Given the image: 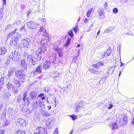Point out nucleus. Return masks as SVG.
Segmentation results:
<instances>
[{
  "label": "nucleus",
  "instance_id": "f257e3e1",
  "mask_svg": "<svg viewBox=\"0 0 134 134\" xmlns=\"http://www.w3.org/2000/svg\"><path fill=\"white\" fill-rule=\"evenodd\" d=\"M124 115L119 116L116 121L115 122L110 124V126L111 127L113 130L120 127L123 125L127 124V117L126 116H124Z\"/></svg>",
  "mask_w": 134,
  "mask_h": 134
},
{
  "label": "nucleus",
  "instance_id": "f704fd0d",
  "mask_svg": "<svg viewBox=\"0 0 134 134\" xmlns=\"http://www.w3.org/2000/svg\"><path fill=\"white\" fill-rule=\"evenodd\" d=\"M13 38H12V39L10 40V42H17L19 40V38L18 37V36H17L16 37H15L14 40V41H13Z\"/></svg>",
  "mask_w": 134,
  "mask_h": 134
},
{
  "label": "nucleus",
  "instance_id": "dca6fc26",
  "mask_svg": "<svg viewBox=\"0 0 134 134\" xmlns=\"http://www.w3.org/2000/svg\"><path fill=\"white\" fill-rule=\"evenodd\" d=\"M20 65L21 66L24 68L26 69L27 68V65L26 63L25 60L24 59L21 60L20 63H19Z\"/></svg>",
  "mask_w": 134,
  "mask_h": 134
},
{
  "label": "nucleus",
  "instance_id": "c03bdc74",
  "mask_svg": "<svg viewBox=\"0 0 134 134\" xmlns=\"http://www.w3.org/2000/svg\"><path fill=\"white\" fill-rule=\"evenodd\" d=\"M13 82H14V84L16 85V84L19 83V82L16 79H14L13 80Z\"/></svg>",
  "mask_w": 134,
  "mask_h": 134
},
{
  "label": "nucleus",
  "instance_id": "2f4dec72",
  "mask_svg": "<svg viewBox=\"0 0 134 134\" xmlns=\"http://www.w3.org/2000/svg\"><path fill=\"white\" fill-rule=\"evenodd\" d=\"M7 88L9 90H11L12 88H13V86L10 83H7Z\"/></svg>",
  "mask_w": 134,
  "mask_h": 134
},
{
  "label": "nucleus",
  "instance_id": "20e7f679",
  "mask_svg": "<svg viewBox=\"0 0 134 134\" xmlns=\"http://www.w3.org/2000/svg\"><path fill=\"white\" fill-rule=\"evenodd\" d=\"M24 73L23 70H22L16 71L15 72L16 76L22 83L24 82L25 81V75Z\"/></svg>",
  "mask_w": 134,
  "mask_h": 134
},
{
  "label": "nucleus",
  "instance_id": "6ab92c4d",
  "mask_svg": "<svg viewBox=\"0 0 134 134\" xmlns=\"http://www.w3.org/2000/svg\"><path fill=\"white\" fill-rule=\"evenodd\" d=\"M15 111L11 108H9L8 110V113L12 116H14Z\"/></svg>",
  "mask_w": 134,
  "mask_h": 134
},
{
  "label": "nucleus",
  "instance_id": "4d7b16f0",
  "mask_svg": "<svg viewBox=\"0 0 134 134\" xmlns=\"http://www.w3.org/2000/svg\"><path fill=\"white\" fill-rule=\"evenodd\" d=\"M80 109H81V108H80L79 107L77 106L76 109V112H77L79 111V110H80Z\"/></svg>",
  "mask_w": 134,
  "mask_h": 134
},
{
  "label": "nucleus",
  "instance_id": "ea45409f",
  "mask_svg": "<svg viewBox=\"0 0 134 134\" xmlns=\"http://www.w3.org/2000/svg\"><path fill=\"white\" fill-rule=\"evenodd\" d=\"M3 9H1L0 10V18L2 19L3 17Z\"/></svg>",
  "mask_w": 134,
  "mask_h": 134
},
{
  "label": "nucleus",
  "instance_id": "412c9836",
  "mask_svg": "<svg viewBox=\"0 0 134 134\" xmlns=\"http://www.w3.org/2000/svg\"><path fill=\"white\" fill-rule=\"evenodd\" d=\"M14 72V69L10 68L8 69V72L7 74L8 76L9 77L10 76L13 75Z\"/></svg>",
  "mask_w": 134,
  "mask_h": 134
},
{
  "label": "nucleus",
  "instance_id": "338daca9",
  "mask_svg": "<svg viewBox=\"0 0 134 134\" xmlns=\"http://www.w3.org/2000/svg\"><path fill=\"white\" fill-rule=\"evenodd\" d=\"M31 13V11L29 10L27 13V16H28Z\"/></svg>",
  "mask_w": 134,
  "mask_h": 134
},
{
  "label": "nucleus",
  "instance_id": "49530a36",
  "mask_svg": "<svg viewBox=\"0 0 134 134\" xmlns=\"http://www.w3.org/2000/svg\"><path fill=\"white\" fill-rule=\"evenodd\" d=\"M115 28V27H110L109 28V32H111L114 30Z\"/></svg>",
  "mask_w": 134,
  "mask_h": 134
},
{
  "label": "nucleus",
  "instance_id": "e2e57ef3",
  "mask_svg": "<svg viewBox=\"0 0 134 134\" xmlns=\"http://www.w3.org/2000/svg\"><path fill=\"white\" fill-rule=\"evenodd\" d=\"M3 2V5H5L6 4V0H2Z\"/></svg>",
  "mask_w": 134,
  "mask_h": 134
},
{
  "label": "nucleus",
  "instance_id": "37998d69",
  "mask_svg": "<svg viewBox=\"0 0 134 134\" xmlns=\"http://www.w3.org/2000/svg\"><path fill=\"white\" fill-rule=\"evenodd\" d=\"M4 79V77H2L1 78L0 80V84H1L2 85L3 84Z\"/></svg>",
  "mask_w": 134,
  "mask_h": 134
},
{
  "label": "nucleus",
  "instance_id": "0e129e2a",
  "mask_svg": "<svg viewBox=\"0 0 134 134\" xmlns=\"http://www.w3.org/2000/svg\"><path fill=\"white\" fill-rule=\"evenodd\" d=\"M27 95V94H26V93H25L24 94V95H23V98H26V96Z\"/></svg>",
  "mask_w": 134,
  "mask_h": 134
},
{
  "label": "nucleus",
  "instance_id": "cd10ccee",
  "mask_svg": "<svg viewBox=\"0 0 134 134\" xmlns=\"http://www.w3.org/2000/svg\"><path fill=\"white\" fill-rule=\"evenodd\" d=\"M41 111V113L42 115L43 116H49L50 114L46 111H45L44 110H43Z\"/></svg>",
  "mask_w": 134,
  "mask_h": 134
},
{
  "label": "nucleus",
  "instance_id": "1a4fd4ad",
  "mask_svg": "<svg viewBox=\"0 0 134 134\" xmlns=\"http://www.w3.org/2000/svg\"><path fill=\"white\" fill-rule=\"evenodd\" d=\"M37 93L34 91H32L30 93L29 96L31 100H36L38 98Z\"/></svg>",
  "mask_w": 134,
  "mask_h": 134
},
{
  "label": "nucleus",
  "instance_id": "680f3d73",
  "mask_svg": "<svg viewBox=\"0 0 134 134\" xmlns=\"http://www.w3.org/2000/svg\"><path fill=\"white\" fill-rule=\"evenodd\" d=\"M40 20L42 22H44L45 20V17L44 16V18H42L40 19Z\"/></svg>",
  "mask_w": 134,
  "mask_h": 134
},
{
  "label": "nucleus",
  "instance_id": "09e8293b",
  "mask_svg": "<svg viewBox=\"0 0 134 134\" xmlns=\"http://www.w3.org/2000/svg\"><path fill=\"white\" fill-rule=\"evenodd\" d=\"M41 34V31H40V30L39 29V30L36 32V35H37V36H39Z\"/></svg>",
  "mask_w": 134,
  "mask_h": 134
},
{
  "label": "nucleus",
  "instance_id": "f3484780",
  "mask_svg": "<svg viewBox=\"0 0 134 134\" xmlns=\"http://www.w3.org/2000/svg\"><path fill=\"white\" fill-rule=\"evenodd\" d=\"M55 50L58 54L59 57H62L63 55V52L61 51V49L58 47L55 49Z\"/></svg>",
  "mask_w": 134,
  "mask_h": 134
},
{
  "label": "nucleus",
  "instance_id": "7ed1b4c3",
  "mask_svg": "<svg viewBox=\"0 0 134 134\" xmlns=\"http://www.w3.org/2000/svg\"><path fill=\"white\" fill-rule=\"evenodd\" d=\"M32 38L30 37L26 38L22 40L21 41L22 44L25 49H27L30 48V45L32 43Z\"/></svg>",
  "mask_w": 134,
  "mask_h": 134
},
{
  "label": "nucleus",
  "instance_id": "774afa93",
  "mask_svg": "<svg viewBox=\"0 0 134 134\" xmlns=\"http://www.w3.org/2000/svg\"><path fill=\"white\" fill-rule=\"evenodd\" d=\"M104 6L105 8H107L108 6V4L107 2H105L104 4Z\"/></svg>",
  "mask_w": 134,
  "mask_h": 134
},
{
  "label": "nucleus",
  "instance_id": "b1692460",
  "mask_svg": "<svg viewBox=\"0 0 134 134\" xmlns=\"http://www.w3.org/2000/svg\"><path fill=\"white\" fill-rule=\"evenodd\" d=\"M90 71L92 73H93L94 74H96L98 75H99L101 73V71L100 70L96 71L95 70L93 69H91Z\"/></svg>",
  "mask_w": 134,
  "mask_h": 134
},
{
  "label": "nucleus",
  "instance_id": "5701e85b",
  "mask_svg": "<svg viewBox=\"0 0 134 134\" xmlns=\"http://www.w3.org/2000/svg\"><path fill=\"white\" fill-rule=\"evenodd\" d=\"M19 123L22 126H24L26 125V123L25 120L22 119H19Z\"/></svg>",
  "mask_w": 134,
  "mask_h": 134
},
{
  "label": "nucleus",
  "instance_id": "4c0bfd02",
  "mask_svg": "<svg viewBox=\"0 0 134 134\" xmlns=\"http://www.w3.org/2000/svg\"><path fill=\"white\" fill-rule=\"evenodd\" d=\"M59 73L57 72H56L52 74V76L53 78L58 77Z\"/></svg>",
  "mask_w": 134,
  "mask_h": 134
},
{
  "label": "nucleus",
  "instance_id": "2eb2a0df",
  "mask_svg": "<svg viewBox=\"0 0 134 134\" xmlns=\"http://www.w3.org/2000/svg\"><path fill=\"white\" fill-rule=\"evenodd\" d=\"M40 31H41V32L44 36L45 37H47L48 35V34L46 30L43 27H41L40 29Z\"/></svg>",
  "mask_w": 134,
  "mask_h": 134
},
{
  "label": "nucleus",
  "instance_id": "79ce46f5",
  "mask_svg": "<svg viewBox=\"0 0 134 134\" xmlns=\"http://www.w3.org/2000/svg\"><path fill=\"white\" fill-rule=\"evenodd\" d=\"M69 116L71 118H72V120H75L77 118V117L75 115H70Z\"/></svg>",
  "mask_w": 134,
  "mask_h": 134
},
{
  "label": "nucleus",
  "instance_id": "052dcab7",
  "mask_svg": "<svg viewBox=\"0 0 134 134\" xmlns=\"http://www.w3.org/2000/svg\"><path fill=\"white\" fill-rule=\"evenodd\" d=\"M51 122H50V120L49 119L48 120V121L47 122V125L48 126L50 125Z\"/></svg>",
  "mask_w": 134,
  "mask_h": 134
},
{
  "label": "nucleus",
  "instance_id": "8fccbe9b",
  "mask_svg": "<svg viewBox=\"0 0 134 134\" xmlns=\"http://www.w3.org/2000/svg\"><path fill=\"white\" fill-rule=\"evenodd\" d=\"M58 134V129L56 128L53 134Z\"/></svg>",
  "mask_w": 134,
  "mask_h": 134
},
{
  "label": "nucleus",
  "instance_id": "6e6552de",
  "mask_svg": "<svg viewBox=\"0 0 134 134\" xmlns=\"http://www.w3.org/2000/svg\"><path fill=\"white\" fill-rule=\"evenodd\" d=\"M42 66L41 65H40L36 68H34L33 71V74L36 75L41 73L42 72Z\"/></svg>",
  "mask_w": 134,
  "mask_h": 134
},
{
  "label": "nucleus",
  "instance_id": "de8ad7c7",
  "mask_svg": "<svg viewBox=\"0 0 134 134\" xmlns=\"http://www.w3.org/2000/svg\"><path fill=\"white\" fill-rule=\"evenodd\" d=\"M100 55H101V58H103L105 57H107L106 55H105V53H101V54H100Z\"/></svg>",
  "mask_w": 134,
  "mask_h": 134
},
{
  "label": "nucleus",
  "instance_id": "f03ea898",
  "mask_svg": "<svg viewBox=\"0 0 134 134\" xmlns=\"http://www.w3.org/2000/svg\"><path fill=\"white\" fill-rule=\"evenodd\" d=\"M42 52L41 48H39L36 51V54L37 57V58L32 55H28L27 58V61L31 63L33 65H36L37 63V60H39L41 59Z\"/></svg>",
  "mask_w": 134,
  "mask_h": 134
},
{
  "label": "nucleus",
  "instance_id": "13d9d810",
  "mask_svg": "<svg viewBox=\"0 0 134 134\" xmlns=\"http://www.w3.org/2000/svg\"><path fill=\"white\" fill-rule=\"evenodd\" d=\"M5 131L4 130H0V134H3L5 132Z\"/></svg>",
  "mask_w": 134,
  "mask_h": 134
},
{
  "label": "nucleus",
  "instance_id": "f8f14e48",
  "mask_svg": "<svg viewBox=\"0 0 134 134\" xmlns=\"http://www.w3.org/2000/svg\"><path fill=\"white\" fill-rule=\"evenodd\" d=\"M9 124V122L6 119L0 123V127L3 128L5 127L8 125Z\"/></svg>",
  "mask_w": 134,
  "mask_h": 134
},
{
  "label": "nucleus",
  "instance_id": "bb28decb",
  "mask_svg": "<svg viewBox=\"0 0 134 134\" xmlns=\"http://www.w3.org/2000/svg\"><path fill=\"white\" fill-rule=\"evenodd\" d=\"M23 100L24 102V103L27 105H29L30 103V101L28 99V97L25 98H23Z\"/></svg>",
  "mask_w": 134,
  "mask_h": 134
},
{
  "label": "nucleus",
  "instance_id": "864d4df0",
  "mask_svg": "<svg viewBox=\"0 0 134 134\" xmlns=\"http://www.w3.org/2000/svg\"><path fill=\"white\" fill-rule=\"evenodd\" d=\"M118 9H113V11L114 13H116L118 12Z\"/></svg>",
  "mask_w": 134,
  "mask_h": 134
},
{
  "label": "nucleus",
  "instance_id": "603ef678",
  "mask_svg": "<svg viewBox=\"0 0 134 134\" xmlns=\"http://www.w3.org/2000/svg\"><path fill=\"white\" fill-rule=\"evenodd\" d=\"M71 41V38H69L67 41V44L68 45H69V44H70V41Z\"/></svg>",
  "mask_w": 134,
  "mask_h": 134
},
{
  "label": "nucleus",
  "instance_id": "393cba45",
  "mask_svg": "<svg viewBox=\"0 0 134 134\" xmlns=\"http://www.w3.org/2000/svg\"><path fill=\"white\" fill-rule=\"evenodd\" d=\"M26 133V132L25 131H21L19 129L15 131L14 132L15 134H25Z\"/></svg>",
  "mask_w": 134,
  "mask_h": 134
},
{
  "label": "nucleus",
  "instance_id": "423d86ee",
  "mask_svg": "<svg viewBox=\"0 0 134 134\" xmlns=\"http://www.w3.org/2000/svg\"><path fill=\"white\" fill-rule=\"evenodd\" d=\"M27 25L28 28L31 29H35L38 27V24L34 21H30L28 23Z\"/></svg>",
  "mask_w": 134,
  "mask_h": 134
},
{
  "label": "nucleus",
  "instance_id": "ddd939ff",
  "mask_svg": "<svg viewBox=\"0 0 134 134\" xmlns=\"http://www.w3.org/2000/svg\"><path fill=\"white\" fill-rule=\"evenodd\" d=\"M43 64V68L45 70L49 68L51 65V62L48 61L44 62Z\"/></svg>",
  "mask_w": 134,
  "mask_h": 134
},
{
  "label": "nucleus",
  "instance_id": "c756f323",
  "mask_svg": "<svg viewBox=\"0 0 134 134\" xmlns=\"http://www.w3.org/2000/svg\"><path fill=\"white\" fill-rule=\"evenodd\" d=\"M114 69V68L113 67H111L110 68L108 69L107 70L108 73L109 74H111L113 72Z\"/></svg>",
  "mask_w": 134,
  "mask_h": 134
},
{
  "label": "nucleus",
  "instance_id": "a19ab883",
  "mask_svg": "<svg viewBox=\"0 0 134 134\" xmlns=\"http://www.w3.org/2000/svg\"><path fill=\"white\" fill-rule=\"evenodd\" d=\"M98 65V67H99H99L100 66H103L104 65V63L103 62H99L97 63Z\"/></svg>",
  "mask_w": 134,
  "mask_h": 134
},
{
  "label": "nucleus",
  "instance_id": "bf43d9fd",
  "mask_svg": "<svg viewBox=\"0 0 134 134\" xmlns=\"http://www.w3.org/2000/svg\"><path fill=\"white\" fill-rule=\"evenodd\" d=\"M88 19H87L86 18H85V19H84V22L85 23H87L88 21Z\"/></svg>",
  "mask_w": 134,
  "mask_h": 134
},
{
  "label": "nucleus",
  "instance_id": "3c124183",
  "mask_svg": "<svg viewBox=\"0 0 134 134\" xmlns=\"http://www.w3.org/2000/svg\"><path fill=\"white\" fill-rule=\"evenodd\" d=\"M44 95V94L43 93H41L38 94V95H37V96H38V97L41 98V97L43 96Z\"/></svg>",
  "mask_w": 134,
  "mask_h": 134
},
{
  "label": "nucleus",
  "instance_id": "7c9ffc66",
  "mask_svg": "<svg viewBox=\"0 0 134 134\" xmlns=\"http://www.w3.org/2000/svg\"><path fill=\"white\" fill-rule=\"evenodd\" d=\"M16 31V29H15V30H14L13 31H12V32L8 33V36H7L8 39L9 38L10 36H12L13 34H15Z\"/></svg>",
  "mask_w": 134,
  "mask_h": 134
},
{
  "label": "nucleus",
  "instance_id": "a18cd8bd",
  "mask_svg": "<svg viewBox=\"0 0 134 134\" xmlns=\"http://www.w3.org/2000/svg\"><path fill=\"white\" fill-rule=\"evenodd\" d=\"M78 27V25H77L75 26H74V28L72 29L74 31L75 33L77 31V28Z\"/></svg>",
  "mask_w": 134,
  "mask_h": 134
},
{
  "label": "nucleus",
  "instance_id": "72a5a7b5",
  "mask_svg": "<svg viewBox=\"0 0 134 134\" xmlns=\"http://www.w3.org/2000/svg\"><path fill=\"white\" fill-rule=\"evenodd\" d=\"M12 91L14 93V94H18V90L16 88L14 87L13 86V88H12Z\"/></svg>",
  "mask_w": 134,
  "mask_h": 134
},
{
  "label": "nucleus",
  "instance_id": "39448f33",
  "mask_svg": "<svg viewBox=\"0 0 134 134\" xmlns=\"http://www.w3.org/2000/svg\"><path fill=\"white\" fill-rule=\"evenodd\" d=\"M12 59L14 61H18L21 59V55L20 53L17 52H12L11 55Z\"/></svg>",
  "mask_w": 134,
  "mask_h": 134
},
{
  "label": "nucleus",
  "instance_id": "9d476101",
  "mask_svg": "<svg viewBox=\"0 0 134 134\" xmlns=\"http://www.w3.org/2000/svg\"><path fill=\"white\" fill-rule=\"evenodd\" d=\"M39 101L34 100L31 102L32 108V109L36 110L38 108L39 104Z\"/></svg>",
  "mask_w": 134,
  "mask_h": 134
},
{
  "label": "nucleus",
  "instance_id": "9b49d317",
  "mask_svg": "<svg viewBox=\"0 0 134 134\" xmlns=\"http://www.w3.org/2000/svg\"><path fill=\"white\" fill-rule=\"evenodd\" d=\"M4 92L3 94L2 95V97L7 100L9 99L10 97L11 96V94L9 92H7L5 91L4 89Z\"/></svg>",
  "mask_w": 134,
  "mask_h": 134
},
{
  "label": "nucleus",
  "instance_id": "4468645a",
  "mask_svg": "<svg viewBox=\"0 0 134 134\" xmlns=\"http://www.w3.org/2000/svg\"><path fill=\"white\" fill-rule=\"evenodd\" d=\"M49 40V38L48 36L46 37L45 38L42 40L40 43L41 44L47 45Z\"/></svg>",
  "mask_w": 134,
  "mask_h": 134
},
{
  "label": "nucleus",
  "instance_id": "69168bd1",
  "mask_svg": "<svg viewBox=\"0 0 134 134\" xmlns=\"http://www.w3.org/2000/svg\"><path fill=\"white\" fill-rule=\"evenodd\" d=\"M16 87H20V82H19L18 83L16 84Z\"/></svg>",
  "mask_w": 134,
  "mask_h": 134
},
{
  "label": "nucleus",
  "instance_id": "c85d7f7f",
  "mask_svg": "<svg viewBox=\"0 0 134 134\" xmlns=\"http://www.w3.org/2000/svg\"><path fill=\"white\" fill-rule=\"evenodd\" d=\"M84 102L83 101H80L78 104L77 106L81 108V109L83 108L84 106Z\"/></svg>",
  "mask_w": 134,
  "mask_h": 134
},
{
  "label": "nucleus",
  "instance_id": "5fc2aeb1",
  "mask_svg": "<svg viewBox=\"0 0 134 134\" xmlns=\"http://www.w3.org/2000/svg\"><path fill=\"white\" fill-rule=\"evenodd\" d=\"M57 55L56 54H53V57L54 58L53 60L54 59V60H55L57 59Z\"/></svg>",
  "mask_w": 134,
  "mask_h": 134
},
{
  "label": "nucleus",
  "instance_id": "58836bf2",
  "mask_svg": "<svg viewBox=\"0 0 134 134\" xmlns=\"http://www.w3.org/2000/svg\"><path fill=\"white\" fill-rule=\"evenodd\" d=\"M68 35L70 36L71 37H72L74 35L73 34V31L72 30L68 32Z\"/></svg>",
  "mask_w": 134,
  "mask_h": 134
},
{
  "label": "nucleus",
  "instance_id": "6e6d98bb",
  "mask_svg": "<svg viewBox=\"0 0 134 134\" xmlns=\"http://www.w3.org/2000/svg\"><path fill=\"white\" fill-rule=\"evenodd\" d=\"M92 66L96 68H99V67H98V65L97 63V64H95L93 65Z\"/></svg>",
  "mask_w": 134,
  "mask_h": 134
},
{
  "label": "nucleus",
  "instance_id": "4be33fe9",
  "mask_svg": "<svg viewBox=\"0 0 134 134\" xmlns=\"http://www.w3.org/2000/svg\"><path fill=\"white\" fill-rule=\"evenodd\" d=\"M6 52V49L5 47L0 48V54H4Z\"/></svg>",
  "mask_w": 134,
  "mask_h": 134
},
{
  "label": "nucleus",
  "instance_id": "a878e982",
  "mask_svg": "<svg viewBox=\"0 0 134 134\" xmlns=\"http://www.w3.org/2000/svg\"><path fill=\"white\" fill-rule=\"evenodd\" d=\"M52 100L51 101V103L52 104V105L53 106H54L56 107V105L57 104V103L56 101V99L55 98H54L52 99Z\"/></svg>",
  "mask_w": 134,
  "mask_h": 134
},
{
  "label": "nucleus",
  "instance_id": "aec40b11",
  "mask_svg": "<svg viewBox=\"0 0 134 134\" xmlns=\"http://www.w3.org/2000/svg\"><path fill=\"white\" fill-rule=\"evenodd\" d=\"M99 18L100 19H103L105 18L104 13V11L101 10L99 12Z\"/></svg>",
  "mask_w": 134,
  "mask_h": 134
},
{
  "label": "nucleus",
  "instance_id": "c9c22d12",
  "mask_svg": "<svg viewBox=\"0 0 134 134\" xmlns=\"http://www.w3.org/2000/svg\"><path fill=\"white\" fill-rule=\"evenodd\" d=\"M111 52V50L110 49H108L107 50L106 52L105 53V55H106L107 57L109 56Z\"/></svg>",
  "mask_w": 134,
  "mask_h": 134
},
{
  "label": "nucleus",
  "instance_id": "0eeeda50",
  "mask_svg": "<svg viewBox=\"0 0 134 134\" xmlns=\"http://www.w3.org/2000/svg\"><path fill=\"white\" fill-rule=\"evenodd\" d=\"M36 131L40 134H47L46 129L41 127H37L36 129Z\"/></svg>",
  "mask_w": 134,
  "mask_h": 134
},
{
  "label": "nucleus",
  "instance_id": "473e14b6",
  "mask_svg": "<svg viewBox=\"0 0 134 134\" xmlns=\"http://www.w3.org/2000/svg\"><path fill=\"white\" fill-rule=\"evenodd\" d=\"M107 106L109 109H110L112 108L113 107V105H112L110 102H108V103H107Z\"/></svg>",
  "mask_w": 134,
  "mask_h": 134
},
{
  "label": "nucleus",
  "instance_id": "e433bc0d",
  "mask_svg": "<svg viewBox=\"0 0 134 134\" xmlns=\"http://www.w3.org/2000/svg\"><path fill=\"white\" fill-rule=\"evenodd\" d=\"M92 9L88 10L87 11L86 14L87 16L88 17H89L90 16V14L92 13Z\"/></svg>",
  "mask_w": 134,
  "mask_h": 134
},
{
  "label": "nucleus",
  "instance_id": "a211bd4d",
  "mask_svg": "<svg viewBox=\"0 0 134 134\" xmlns=\"http://www.w3.org/2000/svg\"><path fill=\"white\" fill-rule=\"evenodd\" d=\"M39 109L41 111L43 110L45 108V105L43 104L42 101H39Z\"/></svg>",
  "mask_w": 134,
  "mask_h": 134
}]
</instances>
